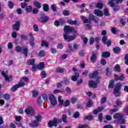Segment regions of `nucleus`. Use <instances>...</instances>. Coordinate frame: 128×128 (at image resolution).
I'll list each match as a JSON object with an SVG mask.
<instances>
[{"instance_id": "nucleus-2", "label": "nucleus", "mask_w": 128, "mask_h": 128, "mask_svg": "<svg viewBox=\"0 0 128 128\" xmlns=\"http://www.w3.org/2000/svg\"><path fill=\"white\" fill-rule=\"evenodd\" d=\"M80 18H81L82 20H83V22H84V24H86V26H87V28L88 29L90 28V24H92L91 20H93L94 22L96 23L98 22V18H97L96 16H94L93 14H90L88 19L86 18V17H84V16H81Z\"/></svg>"}, {"instance_id": "nucleus-38", "label": "nucleus", "mask_w": 128, "mask_h": 128, "mask_svg": "<svg viewBox=\"0 0 128 128\" xmlns=\"http://www.w3.org/2000/svg\"><path fill=\"white\" fill-rule=\"evenodd\" d=\"M41 46H46V48H48V44L46 41L43 40L42 41Z\"/></svg>"}, {"instance_id": "nucleus-3", "label": "nucleus", "mask_w": 128, "mask_h": 128, "mask_svg": "<svg viewBox=\"0 0 128 128\" xmlns=\"http://www.w3.org/2000/svg\"><path fill=\"white\" fill-rule=\"evenodd\" d=\"M15 50L16 52H21L24 55V56L26 58L28 56V48L26 46L21 47L20 46H17L15 48Z\"/></svg>"}, {"instance_id": "nucleus-32", "label": "nucleus", "mask_w": 128, "mask_h": 128, "mask_svg": "<svg viewBox=\"0 0 128 128\" xmlns=\"http://www.w3.org/2000/svg\"><path fill=\"white\" fill-rule=\"evenodd\" d=\"M18 88L20 87H18V84H16L11 88V90L12 92H16Z\"/></svg>"}, {"instance_id": "nucleus-9", "label": "nucleus", "mask_w": 128, "mask_h": 128, "mask_svg": "<svg viewBox=\"0 0 128 128\" xmlns=\"http://www.w3.org/2000/svg\"><path fill=\"white\" fill-rule=\"evenodd\" d=\"M29 36H30V43L31 46H34V34L32 33L29 34Z\"/></svg>"}, {"instance_id": "nucleus-17", "label": "nucleus", "mask_w": 128, "mask_h": 128, "mask_svg": "<svg viewBox=\"0 0 128 128\" xmlns=\"http://www.w3.org/2000/svg\"><path fill=\"white\" fill-rule=\"evenodd\" d=\"M80 76V74L78 73L75 72V75L72 76V80L74 82H76Z\"/></svg>"}, {"instance_id": "nucleus-62", "label": "nucleus", "mask_w": 128, "mask_h": 128, "mask_svg": "<svg viewBox=\"0 0 128 128\" xmlns=\"http://www.w3.org/2000/svg\"><path fill=\"white\" fill-rule=\"evenodd\" d=\"M8 48L9 50H12V42L8 43Z\"/></svg>"}, {"instance_id": "nucleus-23", "label": "nucleus", "mask_w": 128, "mask_h": 128, "mask_svg": "<svg viewBox=\"0 0 128 128\" xmlns=\"http://www.w3.org/2000/svg\"><path fill=\"white\" fill-rule=\"evenodd\" d=\"M36 62V60L34 59H32L30 60L27 61L26 64L28 65L33 66L34 64V62Z\"/></svg>"}, {"instance_id": "nucleus-56", "label": "nucleus", "mask_w": 128, "mask_h": 128, "mask_svg": "<svg viewBox=\"0 0 128 128\" xmlns=\"http://www.w3.org/2000/svg\"><path fill=\"white\" fill-rule=\"evenodd\" d=\"M57 48L59 50H62L64 48V44H58V45L57 46Z\"/></svg>"}, {"instance_id": "nucleus-29", "label": "nucleus", "mask_w": 128, "mask_h": 128, "mask_svg": "<svg viewBox=\"0 0 128 128\" xmlns=\"http://www.w3.org/2000/svg\"><path fill=\"white\" fill-rule=\"evenodd\" d=\"M114 0H109L108 2V6H110L111 8H114Z\"/></svg>"}, {"instance_id": "nucleus-28", "label": "nucleus", "mask_w": 128, "mask_h": 128, "mask_svg": "<svg viewBox=\"0 0 128 128\" xmlns=\"http://www.w3.org/2000/svg\"><path fill=\"white\" fill-rule=\"evenodd\" d=\"M3 98L6 100H8L10 98V95L8 94H4L3 95Z\"/></svg>"}, {"instance_id": "nucleus-45", "label": "nucleus", "mask_w": 128, "mask_h": 128, "mask_svg": "<svg viewBox=\"0 0 128 128\" xmlns=\"http://www.w3.org/2000/svg\"><path fill=\"white\" fill-rule=\"evenodd\" d=\"M34 4L37 8H40V3L38 2H34Z\"/></svg>"}, {"instance_id": "nucleus-12", "label": "nucleus", "mask_w": 128, "mask_h": 128, "mask_svg": "<svg viewBox=\"0 0 128 128\" xmlns=\"http://www.w3.org/2000/svg\"><path fill=\"white\" fill-rule=\"evenodd\" d=\"M114 78H115V80H120L122 82L124 80V75H121L119 76L118 75L114 74Z\"/></svg>"}, {"instance_id": "nucleus-13", "label": "nucleus", "mask_w": 128, "mask_h": 128, "mask_svg": "<svg viewBox=\"0 0 128 128\" xmlns=\"http://www.w3.org/2000/svg\"><path fill=\"white\" fill-rule=\"evenodd\" d=\"M114 118L120 120L122 119V114H116L113 116Z\"/></svg>"}, {"instance_id": "nucleus-43", "label": "nucleus", "mask_w": 128, "mask_h": 128, "mask_svg": "<svg viewBox=\"0 0 128 128\" xmlns=\"http://www.w3.org/2000/svg\"><path fill=\"white\" fill-rule=\"evenodd\" d=\"M114 70L116 72H120V65L116 64L114 66Z\"/></svg>"}, {"instance_id": "nucleus-7", "label": "nucleus", "mask_w": 128, "mask_h": 128, "mask_svg": "<svg viewBox=\"0 0 128 128\" xmlns=\"http://www.w3.org/2000/svg\"><path fill=\"white\" fill-rule=\"evenodd\" d=\"M24 112L26 114H30V116L34 115V108H32V107L30 106L26 108Z\"/></svg>"}, {"instance_id": "nucleus-21", "label": "nucleus", "mask_w": 128, "mask_h": 128, "mask_svg": "<svg viewBox=\"0 0 128 128\" xmlns=\"http://www.w3.org/2000/svg\"><path fill=\"white\" fill-rule=\"evenodd\" d=\"M102 110H104V108L100 107L94 110L93 111V114H98V112H102Z\"/></svg>"}, {"instance_id": "nucleus-58", "label": "nucleus", "mask_w": 128, "mask_h": 128, "mask_svg": "<svg viewBox=\"0 0 128 128\" xmlns=\"http://www.w3.org/2000/svg\"><path fill=\"white\" fill-rule=\"evenodd\" d=\"M104 14L105 16H108V14H109V13H108V9L106 8L104 10Z\"/></svg>"}, {"instance_id": "nucleus-26", "label": "nucleus", "mask_w": 128, "mask_h": 128, "mask_svg": "<svg viewBox=\"0 0 128 128\" xmlns=\"http://www.w3.org/2000/svg\"><path fill=\"white\" fill-rule=\"evenodd\" d=\"M81 38L82 40H84V44L82 46H86V44H88V38L86 37H84V36H82Z\"/></svg>"}, {"instance_id": "nucleus-11", "label": "nucleus", "mask_w": 128, "mask_h": 128, "mask_svg": "<svg viewBox=\"0 0 128 128\" xmlns=\"http://www.w3.org/2000/svg\"><path fill=\"white\" fill-rule=\"evenodd\" d=\"M20 22H16L15 24L12 26L13 30H20Z\"/></svg>"}, {"instance_id": "nucleus-53", "label": "nucleus", "mask_w": 128, "mask_h": 128, "mask_svg": "<svg viewBox=\"0 0 128 128\" xmlns=\"http://www.w3.org/2000/svg\"><path fill=\"white\" fill-rule=\"evenodd\" d=\"M62 120L64 122H65L66 124L68 122V121L66 120V114L62 115Z\"/></svg>"}, {"instance_id": "nucleus-46", "label": "nucleus", "mask_w": 128, "mask_h": 128, "mask_svg": "<svg viewBox=\"0 0 128 128\" xmlns=\"http://www.w3.org/2000/svg\"><path fill=\"white\" fill-rule=\"evenodd\" d=\"M108 40V36H104L102 38V41L104 44H106V40Z\"/></svg>"}, {"instance_id": "nucleus-49", "label": "nucleus", "mask_w": 128, "mask_h": 128, "mask_svg": "<svg viewBox=\"0 0 128 128\" xmlns=\"http://www.w3.org/2000/svg\"><path fill=\"white\" fill-rule=\"evenodd\" d=\"M96 6L98 8H102V3H97L96 4Z\"/></svg>"}, {"instance_id": "nucleus-24", "label": "nucleus", "mask_w": 128, "mask_h": 128, "mask_svg": "<svg viewBox=\"0 0 128 128\" xmlns=\"http://www.w3.org/2000/svg\"><path fill=\"white\" fill-rule=\"evenodd\" d=\"M114 94L116 96H120V90L114 89Z\"/></svg>"}, {"instance_id": "nucleus-40", "label": "nucleus", "mask_w": 128, "mask_h": 128, "mask_svg": "<svg viewBox=\"0 0 128 128\" xmlns=\"http://www.w3.org/2000/svg\"><path fill=\"white\" fill-rule=\"evenodd\" d=\"M37 102L40 106H42V97L38 98Z\"/></svg>"}, {"instance_id": "nucleus-27", "label": "nucleus", "mask_w": 128, "mask_h": 128, "mask_svg": "<svg viewBox=\"0 0 128 128\" xmlns=\"http://www.w3.org/2000/svg\"><path fill=\"white\" fill-rule=\"evenodd\" d=\"M92 106V101L91 100H89L88 102L86 104V106L87 108H90Z\"/></svg>"}, {"instance_id": "nucleus-20", "label": "nucleus", "mask_w": 128, "mask_h": 128, "mask_svg": "<svg viewBox=\"0 0 128 128\" xmlns=\"http://www.w3.org/2000/svg\"><path fill=\"white\" fill-rule=\"evenodd\" d=\"M94 14L97 16H102V11L98 10H94Z\"/></svg>"}, {"instance_id": "nucleus-51", "label": "nucleus", "mask_w": 128, "mask_h": 128, "mask_svg": "<svg viewBox=\"0 0 128 128\" xmlns=\"http://www.w3.org/2000/svg\"><path fill=\"white\" fill-rule=\"evenodd\" d=\"M20 38L22 40H28V36L24 35V34H20Z\"/></svg>"}, {"instance_id": "nucleus-25", "label": "nucleus", "mask_w": 128, "mask_h": 128, "mask_svg": "<svg viewBox=\"0 0 128 128\" xmlns=\"http://www.w3.org/2000/svg\"><path fill=\"white\" fill-rule=\"evenodd\" d=\"M113 52L114 54H118L120 52V47H115L113 48Z\"/></svg>"}, {"instance_id": "nucleus-63", "label": "nucleus", "mask_w": 128, "mask_h": 128, "mask_svg": "<svg viewBox=\"0 0 128 128\" xmlns=\"http://www.w3.org/2000/svg\"><path fill=\"white\" fill-rule=\"evenodd\" d=\"M118 109H110V114H114V112H118Z\"/></svg>"}, {"instance_id": "nucleus-42", "label": "nucleus", "mask_w": 128, "mask_h": 128, "mask_svg": "<svg viewBox=\"0 0 128 128\" xmlns=\"http://www.w3.org/2000/svg\"><path fill=\"white\" fill-rule=\"evenodd\" d=\"M43 10L44 12H48V4H44L43 6Z\"/></svg>"}, {"instance_id": "nucleus-18", "label": "nucleus", "mask_w": 128, "mask_h": 128, "mask_svg": "<svg viewBox=\"0 0 128 128\" xmlns=\"http://www.w3.org/2000/svg\"><path fill=\"white\" fill-rule=\"evenodd\" d=\"M37 68L38 70H41L44 68V62H41L37 66Z\"/></svg>"}, {"instance_id": "nucleus-61", "label": "nucleus", "mask_w": 128, "mask_h": 128, "mask_svg": "<svg viewBox=\"0 0 128 128\" xmlns=\"http://www.w3.org/2000/svg\"><path fill=\"white\" fill-rule=\"evenodd\" d=\"M16 13L18 14H22V10L21 8H18L16 10Z\"/></svg>"}, {"instance_id": "nucleus-64", "label": "nucleus", "mask_w": 128, "mask_h": 128, "mask_svg": "<svg viewBox=\"0 0 128 128\" xmlns=\"http://www.w3.org/2000/svg\"><path fill=\"white\" fill-rule=\"evenodd\" d=\"M125 64L128 66V55H126L124 57Z\"/></svg>"}, {"instance_id": "nucleus-48", "label": "nucleus", "mask_w": 128, "mask_h": 128, "mask_svg": "<svg viewBox=\"0 0 128 128\" xmlns=\"http://www.w3.org/2000/svg\"><path fill=\"white\" fill-rule=\"evenodd\" d=\"M19 88L24 86L26 83L24 82H20L18 84H17Z\"/></svg>"}, {"instance_id": "nucleus-60", "label": "nucleus", "mask_w": 128, "mask_h": 128, "mask_svg": "<svg viewBox=\"0 0 128 128\" xmlns=\"http://www.w3.org/2000/svg\"><path fill=\"white\" fill-rule=\"evenodd\" d=\"M66 24V21H64V20H59V24L60 25V26H63V24Z\"/></svg>"}, {"instance_id": "nucleus-6", "label": "nucleus", "mask_w": 128, "mask_h": 128, "mask_svg": "<svg viewBox=\"0 0 128 128\" xmlns=\"http://www.w3.org/2000/svg\"><path fill=\"white\" fill-rule=\"evenodd\" d=\"M49 100L52 106H56V99L54 96L52 94H49Z\"/></svg>"}, {"instance_id": "nucleus-35", "label": "nucleus", "mask_w": 128, "mask_h": 128, "mask_svg": "<svg viewBox=\"0 0 128 128\" xmlns=\"http://www.w3.org/2000/svg\"><path fill=\"white\" fill-rule=\"evenodd\" d=\"M26 10L27 12H30L32 10V7L30 6H28L26 7Z\"/></svg>"}, {"instance_id": "nucleus-19", "label": "nucleus", "mask_w": 128, "mask_h": 128, "mask_svg": "<svg viewBox=\"0 0 128 128\" xmlns=\"http://www.w3.org/2000/svg\"><path fill=\"white\" fill-rule=\"evenodd\" d=\"M98 71H94L93 73L90 74V78H96L98 76Z\"/></svg>"}, {"instance_id": "nucleus-31", "label": "nucleus", "mask_w": 128, "mask_h": 128, "mask_svg": "<svg viewBox=\"0 0 128 128\" xmlns=\"http://www.w3.org/2000/svg\"><path fill=\"white\" fill-rule=\"evenodd\" d=\"M56 72H59L60 74H62L64 72V70L61 68H58L56 69Z\"/></svg>"}, {"instance_id": "nucleus-41", "label": "nucleus", "mask_w": 128, "mask_h": 128, "mask_svg": "<svg viewBox=\"0 0 128 128\" xmlns=\"http://www.w3.org/2000/svg\"><path fill=\"white\" fill-rule=\"evenodd\" d=\"M93 118L94 117L92 115L89 116H86L84 118V120H92Z\"/></svg>"}, {"instance_id": "nucleus-33", "label": "nucleus", "mask_w": 128, "mask_h": 128, "mask_svg": "<svg viewBox=\"0 0 128 128\" xmlns=\"http://www.w3.org/2000/svg\"><path fill=\"white\" fill-rule=\"evenodd\" d=\"M46 55V52L44 50H40V51L38 53V56H40V58H42V56H44Z\"/></svg>"}, {"instance_id": "nucleus-5", "label": "nucleus", "mask_w": 128, "mask_h": 128, "mask_svg": "<svg viewBox=\"0 0 128 128\" xmlns=\"http://www.w3.org/2000/svg\"><path fill=\"white\" fill-rule=\"evenodd\" d=\"M100 78L98 77V80L96 82H94V81L90 80L89 81V86L90 88H96L98 86V84L100 82Z\"/></svg>"}, {"instance_id": "nucleus-54", "label": "nucleus", "mask_w": 128, "mask_h": 128, "mask_svg": "<svg viewBox=\"0 0 128 128\" xmlns=\"http://www.w3.org/2000/svg\"><path fill=\"white\" fill-rule=\"evenodd\" d=\"M42 98H43L44 102L48 100V95L46 94H44L42 95Z\"/></svg>"}, {"instance_id": "nucleus-47", "label": "nucleus", "mask_w": 128, "mask_h": 128, "mask_svg": "<svg viewBox=\"0 0 128 128\" xmlns=\"http://www.w3.org/2000/svg\"><path fill=\"white\" fill-rule=\"evenodd\" d=\"M88 128V124H80L78 126L77 128Z\"/></svg>"}, {"instance_id": "nucleus-44", "label": "nucleus", "mask_w": 128, "mask_h": 128, "mask_svg": "<svg viewBox=\"0 0 128 128\" xmlns=\"http://www.w3.org/2000/svg\"><path fill=\"white\" fill-rule=\"evenodd\" d=\"M40 76L42 78H46V71H42L40 74Z\"/></svg>"}, {"instance_id": "nucleus-4", "label": "nucleus", "mask_w": 128, "mask_h": 128, "mask_svg": "<svg viewBox=\"0 0 128 128\" xmlns=\"http://www.w3.org/2000/svg\"><path fill=\"white\" fill-rule=\"evenodd\" d=\"M62 122V120L58 118H54L52 121H50L48 122V126L49 128H52V126H56L58 124Z\"/></svg>"}, {"instance_id": "nucleus-10", "label": "nucleus", "mask_w": 128, "mask_h": 128, "mask_svg": "<svg viewBox=\"0 0 128 128\" xmlns=\"http://www.w3.org/2000/svg\"><path fill=\"white\" fill-rule=\"evenodd\" d=\"M92 54L90 58V60L92 62H94L96 60V54L98 52L96 51H94L92 52Z\"/></svg>"}, {"instance_id": "nucleus-8", "label": "nucleus", "mask_w": 128, "mask_h": 128, "mask_svg": "<svg viewBox=\"0 0 128 128\" xmlns=\"http://www.w3.org/2000/svg\"><path fill=\"white\" fill-rule=\"evenodd\" d=\"M38 20L40 22H46L48 20V16H43L38 18Z\"/></svg>"}, {"instance_id": "nucleus-37", "label": "nucleus", "mask_w": 128, "mask_h": 128, "mask_svg": "<svg viewBox=\"0 0 128 128\" xmlns=\"http://www.w3.org/2000/svg\"><path fill=\"white\" fill-rule=\"evenodd\" d=\"M70 100H66L64 102L63 106H64V108H66V106H70Z\"/></svg>"}, {"instance_id": "nucleus-16", "label": "nucleus", "mask_w": 128, "mask_h": 128, "mask_svg": "<svg viewBox=\"0 0 128 128\" xmlns=\"http://www.w3.org/2000/svg\"><path fill=\"white\" fill-rule=\"evenodd\" d=\"M110 53L108 52H103L102 54V58H110Z\"/></svg>"}, {"instance_id": "nucleus-14", "label": "nucleus", "mask_w": 128, "mask_h": 128, "mask_svg": "<svg viewBox=\"0 0 128 128\" xmlns=\"http://www.w3.org/2000/svg\"><path fill=\"white\" fill-rule=\"evenodd\" d=\"M30 126L32 128H36L38 126V122L36 120L32 121L29 124Z\"/></svg>"}, {"instance_id": "nucleus-55", "label": "nucleus", "mask_w": 128, "mask_h": 128, "mask_svg": "<svg viewBox=\"0 0 128 128\" xmlns=\"http://www.w3.org/2000/svg\"><path fill=\"white\" fill-rule=\"evenodd\" d=\"M8 6L10 8H14V3H12V2L10 1H9L8 3Z\"/></svg>"}, {"instance_id": "nucleus-59", "label": "nucleus", "mask_w": 128, "mask_h": 128, "mask_svg": "<svg viewBox=\"0 0 128 128\" xmlns=\"http://www.w3.org/2000/svg\"><path fill=\"white\" fill-rule=\"evenodd\" d=\"M66 92H68V94H72V89L70 88L69 87H66Z\"/></svg>"}, {"instance_id": "nucleus-36", "label": "nucleus", "mask_w": 128, "mask_h": 128, "mask_svg": "<svg viewBox=\"0 0 128 128\" xmlns=\"http://www.w3.org/2000/svg\"><path fill=\"white\" fill-rule=\"evenodd\" d=\"M114 80H110L109 85L108 86V88H113L114 86Z\"/></svg>"}, {"instance_id": "nucleus-57", "label": "nucleus", "mask_w": 128, "mask_h": 128, "mask_svg": "<svg viewBox=\"0 0 128 128\" xmlns=\"http://www.w3.org/2000/svg\"><path fill=\"white\" fill-rule=\"evenodd\" d=\"M116 104H117V106H120L122 104V102L120 101L119 99H118L116 102Z\"/></svg>"}, {"instance_id": "nucleus-39", "label": "nucleus", "mask_w": 128, "mask_h": 128, "mask_svg": "<svg viewBox=\"0 0 128 128\" xmlns=\"http://www.w3.org/2000/svg\"><path fill=\"white\" fill-rule=\"evenodd\" d=\"M32 92L34 98H36V96H38V91L36 90H33Z\"/></svg>"}, {"instance_id": "nucleus-15", "label": "nucleus", "mask_w": 128, "mask_h": 128, "mask_svg": "<svg viewBox=\"0 0 128 128\" xmlns=\"http://www.w3.org/2000/svg\"><path fill=\"white\" fill-rule=\"evenodd\" d=\"M67 22L69 24H71L72 26H76L78 24V21L76 20H67Z\"/></svg>"}, {"instance_id": "nucleus-30", "label": "nucleus", "mask_w": 128, "mask_h": 128, "mask_svg": "<svg viewBox=\"0 0 128 128\" xmlns=\"http://www.w3.org/2000/svg\"><path fill=\"white\" fill-rule=\"evenodd\" d=\"M34 118L38 122L42 120V116H40V115H37L34 116Z\"/></svg>"}, {"instance_id": "nucleus-34", "label": "nucleus", "mask_w": 128, "mask_h": 128, "mask_svg": "<svg viewBox=\"0 0 128 128\" xmlns=\"http://www.w3.org/2000/svg\"><path fill=\"white\" fill-rule=\"evenodd\" d=\"M2 74L3 76H4L5 80L8 82L10 80V79L8 78V75L6 74V72H4V71L2 72Z\"/></svg>"}, {"instance_id": "nucleus-50", "label": "nucleus", "mask_w": 128, "mask_h": 128, "mask_svg": "<svg viewBox=\"0 0 128 128\" xmlns=\"http://www.w3.org/2000/svg\"><path fill=\"white\" fill-rule=\"evenodd\" d=\"M33 30L34 32H38V25L34 24L33 26Z\"/></svg>"}, {"instance_id": "nucleus-1", "label": "nucleus", "mask_w": 128, "mask_h": 128, "mask_svg": "<svg viewBox=\"0 0 128 128\" xmlns=\"http://www.w3.org/2000/svg\"><path fill=\"white\" fill-rule=\"evenodd\" d=\"M74 28L70 27L68 26H66L64 28V34H63L64 38L66 42H72L76 38V36H70L68 35L70 32H72Z\"/></svg>"}, {"instance_id": "nucleus-52", "label": "nucleus", "mask_w": 128, "mask_h": 128, "mask_svg": "<svg viewBox=\"0 0 128 128\" xmlns=\"http://www.w3.org/2000/svg\"><path fill=\"white\" fill-rule=\"evenodd\" d=\"M106 74L108 76H110V74H112V73L110 72V68H107L106 70Z\"/></svg>"}, {"instance_id": "nucleus-22", "label": "nucleus", "mask_w": 128, "mask_h": 128, "mask_svg": "<svg viewBox=\"0 0 128 128\" xmlns=\"http://www.w3.org/2000/svg\"><path fill=\"white\" fill-rule=\"evenodd\" d=\"M120 88H122V84L121 83H118L115 86L114 90H120Z\"/></svg>"}]
</instances>
